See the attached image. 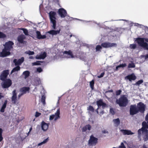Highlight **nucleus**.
<instances>
[{
    "instance_id": "obj_47",
    "label": "nucleus",
    "mask_w": 148,
    "mask_h": 148,
    "mask_svg": "<svg viewBox=\"0 0 148 148\" xmlns=\"http://www.w3.org/2000/svg\"><path fill=\"white\" fill-rule=\"evenodd\" d=\"M122 91L121 90H119L116 91V95H120Z\"/></svg>"
},
{
    "instance_id": "obj_13",
    "label": "nucleus",
    "mask_w": 148,
    "mask_h": 148,
    "mask_svg": "<svg viewBox=\"0 0 148 148\" xmlns=\"http://www.w3.org/2000/svg\"><path fill=\"white\" fill-rule=\"evenodd\" d=\"M145 106L142 103L140 102L137 104V108L138 109V111L141 112L143 113L145 110Z\"/></svg>"
},
{
    "instance_id": "obj_33",
    "label": "nucleus",
    "mask_w": 148,
    "mask_h": 148,
    "mask_svg": "<svg viewBox=\"0 0 148 148\" xmlns=\"http://www.w3.org/2000/svg\"><path fill=\"white\" fill-rule=\"evenodd\" d=\"M20 29L23 30L24 33L26 36H28V32L27 30L26 29L22 28L19 29Z\"/></svg>"
},
{
    "instance_id": "obj_25",
    "label": "nucleus",
    "mask_w": 148,
    "mask_h": 148,
    "mask_svg": "<svg viewBox=\"0 0 148 148\" xmlns=\"http://www.w3.org/2000/svg\"><path fill=\"white\" fill-rule=\"evenodd\" d=\"M29 90V88L28 87H24L20 89V92H22L23 94H26L27 92H28Z\"/></svg>"
},
{
    "instance_id": "obj_23",
    "label": "nucleus",
    "mask_w": 148,
    "mask_h": 148,
    "mask_svg": "<svg viewBox=\"0 0 148 148\" xmlns=\"http://www.w3.org/2000/svg\"><path fill=\"white\" fill-rule=\"evenodd\" d=\"M37 37L38 39H44L46 38L45 35H42L39 31H36V32Z\"/></svg>"
},
{
    "instance_id": "obj_20",
    "label": "nucleus",
    "mask_w": 148,
    "mask_h": 148,
    "mask_svg": "<svg viewBox=\"0 0 148 148\" xmlns=\"http://www.w3.org/2000/svg\"><path fill=\"white\" fill-rule=\"evenodd\" d=\"M125 79H128L130 81L134 80L136 79V77L134 74L129 75L125 77Z\"/></svg>"
},
{
    "instance_id": "obj_8",
    "label": "nucleus",
    "mask_w": 148,
    "mask_h": 148,
    "mask_svg": "<svg viewBox=\"0 0 148 148\" xmlns=\"http://www.w3.org/2000/svg\"><path fill=\"white\" fill-rule=\"evenodd\" d=\"M2 83V86L4 88H8L10 87L12 84L11 80L10 79H7Z\"/></svg>"
},
{
    "instance_id": "obj_19",
    "label": "nucleus",
    "mask_w": 148,
    "mask_h": 148,
    "mask_svg": "<svg viewBox=\"0 0 148 148\" xmlns=\"http://www.w3.org/2000/svg\"><path fill=\"white\" fill-rule=\"evenodd\" d=\"M41 125L42 130L44 131H46L48 129L49 124L47 123L44 121H42L41 123Z\"/></svg>"
},
{
    "instance_id": "obj_27",
    "label": "nucleus",
    "mask_w": 148,
    "mask_h": 148,
    "mask_svg": "<svg viewBox=\"0 0 148 148\" xmlns=\"http://www.w3.org/2000/svg\"><path fill=\"white\" fill-rule=\"evenodd\" d=\"M40 83L41 82L40 79L37 78L34 79L33 84L35 86H37L40 85Z\"/></svg>"
},
{
    "instance_id": "obj_56",
    "label": "nucleus",
    "mask_w": 148,
    "mask_h": 148,
    "mask_svg": "<svg viewBox=\"0 0 148 148\" xmlns=\"http://www.w3.org/2000/svg\"><path fill=\"white\" fill-rule=\"evenodd\" d=\"M102 132L103 134H106L108 133V131H107L106 130H103Z\"/></svg>"
},
{
    "instance_id": "obj_39",
    "label": "nucleus",
    "mask_w": 148,
    "mask_h": 148,
    "mask_svg": "<svg viewBox=\"0 0 148 148\" xmlns=\"http://www.w3.org/2000/svg\"><path fill=\"white\" fill-rule=\"evenodd\" d=\"M101 49L102 46H100V45H97L96 48V49L97 51H100Z\"/></svg>"
},
{
    "instance_id": "obj_42",
    "label": "nucleus",
    "mask_w": 148,
    "mask_h": 148,
    "mask_svg": "<svg viewBox=\"0 0 148 148\" xmlns=\"http://www.w3.org/2000/svg\"><path fill=\"white\" fill-rule=\"evenodd\" d=\"M143 82V80H140L137 82L135 84V85H139Z\"/></svg>"
},
{
    "instance_id": "obj_14",
    "label": "nucleus",
    "mask_w": 148,
    "mask_h": 148,
    "mask_svg": "<svg viewBox=\"0 0 148 148\" xmlns=\"http://www.w3.org/2000/svg\"><path fill=\"white\" fill-rule=\"evenodd\" d=\"M97 138L94 137L93 135H91L89 140L88 144L90 145H95L97 142Z\"/></svg>"
},
{
    "instance_id": "obj_16",
    "label": "nucleus",
    "mask_w": 148,
    "mask_h": 148,
    "mask_svg": "<svg viewBox=\"0 0 148 148\" xmlns=\"http://www.w3.org/2000/svg\"><path fill=\"white\" fill-rule=\"evenodd\" d=\"M9 74L8 70H5L3 71L0 76V79L2 81H4Z\"/></svg>"
},
{
    "instance_id": "obj_45",
    "label": "nucleus",
    "mask_w": 148,
    "mask_h": 148,
    "mask_svg": "<svg viewBox=\"0 0 148 148\" xmlns=\"http://www.w3.org/2000/svg\"><path fill=\"white\" fill-rule=\"evenodd\" d=\"M110 112L112 114V115H113L115 113V112L114 111V110L113 108H110Z\"/></svg>"
},
{
    "instance_id": "obj_52",
    "label": "nucleus",
    "mask_w": 148,
    "mask_h": 148,
    "mask_svg": "<svg viewBox=\"0 0 148 148\" xmlns=\"http://www.w3.org/2000/svg\"><path fill=\"white\" fill-rule=\"evenodd\" d=\"M104 74H105L103 72V73H101V74H100V75H99L97 77L99 78H100L102 77H103V76H104Z\"/></svg>"
},
{
    "instance_id": "obj_29",
    "label": "nucleus",
    "mask_w": 148,
    "mask_h": 148,
    "mask_svg": "<svg viewBox=\"0 0 148 148\" xmlns=\"http://www.w3.org/2000/svg\"><path fill=\"white\" fill-rule=\"evenodd\" d=\"M7 101V100H5V101L0 111L1 112H4V110L6 107Z\"/></svg>"
},
{
    "instance_id": "obj_6",
    "label": "nucleus",
    "mask_w": 148,
    "mask_h": 148,
    "mask_svg": "<svg viewBox=\"0 0 148 148\" xmlns=\"http://www.w3.org/2000/svg\"><path fill=\"white\" fill-rule=\"evenodd\" d=\"M60 108H59L54 114H53L50 116L49 120L50 121L53 120L54 122H56L57 120L60 118Z\"/></svg>"
},
{
    "instance_id": "obj_32",
    "label": "nucleus",
    "mask_w": 148,
    "mask_h": 148,
    "mask_svg": "<svg viewBox=\"0 0 148 148\" xmlns=\"http://www.w3.org/2000/svg\"><path fill=\"white\" fill-rule=\"evenodd\" d=\"M29 72L27 71H25L23 73V75L25 76V79L27 78L29 76Z\"/></svg>"
},
{
    "instance_id": "obj_62",
    "label": "nucleus",
    "mask_w": 148,
    "mask_h": 148,
    "mask_svg": "<svg viewBox=\"0 0 148 148\" xmlns=\"http://www.w3.org/2000/svg\"><path fill=\"white\" fill-rule=\"evenodd\" d=\"M3 97V96L2 95V94L0 93V99H1L2 97Z\"/></svg>"
},
{
    "instance_id": "obj_57",
    "label": "nucleus",
    "mask_w": 148,
    "mask_h": 148,
    "mask_svg": "<svg viewBox=\"0 0 148 148\" xmlns=\"http://www.w3.org/2000/svg\"><path fill=\"white\" fill-rule=\"evenodd\" d=\"M60 98V97H58V102H57V106H59V101Z\"/></svg>"
},
{
    "instance_id": "obj_64",
    "label": "nucleus",
    "mask_w": 148,
    "mask_h": 148,
    "mask_svg": "<svg viewBox=\"0 0 148 148\" xmlns=\"http://www.w3.org/2000/svg\"><path fill=\"white\" fill-rule=\"evenodd\" d=\"M143 148H147L146 146L145 145H143Z\"/></svg>"
},
{
    "instance_id": "obj_58",
    "label": "nucleus",
    "mask_w": 148,
    "mask_h": 148,
    "mask_svg": "<svg viewBox=\"0 0 148 148\" xmlns=\"http://www.w3.org/2000/svg\"><path fill=\"white\" fill-rule=\"evenodd\" d=\"M104 112L103 111H102L100 112L99 114L101 116V115H102V114H104Z\"/></svg>"
},
{
    "instance_id": "obj_7",
    "label": "nucleus",
    "mask_w": 148,
    "mask_h": 148,
    "mask_svg": "<svg viewBox=\"0 0 148 148\" xmlns=\"http://www.w3.org/2000/svg\"><path fill=\"white\" fill-rule=\"evenodd\" d=\"M101 45L103 48H108L116 47L117 44L116 43H112L109 42H107L102 43H101Z\"/></svg>"
},
{
    "instance_id": "obj_4",
    "label": "nucleus",
    "mask_w": 148,
    "mask_h": 148,
    "mask_svg": "<svg viewBox=\"0 0 148 148\" xmlns=\"http://www.w3.org/2000/svg\"><path fill=\"white\" fill-rule=\"evenodd\" d=\"M116 103L118 104L120 106L125 107L127 106L128 103L127 98L125 95L121 96L119 99H117Z\"/></svg>"
},
{
    "instance_id": "obj_1",
    "label": "nucleus",
    "mask_w": 148,
    "mask_h": 148,
    "mask_svg": "<svg viewBox=\"0 0 148 148\" xmlns=\"http://www.w3.org/2000/svg\"><path fill=\"white\" fill-rule=\"evenodd\" d=\"M145 120L147 121L146 123L143 121L142 123L143 127L138 130V137L141 140V137L142 135L143 139L145 141H147L148 140V130L146 128H148V113L145 117Z\"/></svg>"
},
{
    "instance_id": "obj_15",
    "label": "nucleus",
    "mask_w": 148,
    "mask_h": 148,
    "mask_svg": "<svg viewBox=\"0 0 148 148\" xmlns=\"http://www.w3.org/2000/svg\"><path fill=\"white\" fill-rule=\"evenodd\" d=\"M12 102V103L15 104L17 103V96L16 90H14L12 92V96L11 97Z\"/></svg>"
},
{
    "instance_id": "obj_34",
    "label": "nucleus",
    "mask_w": 148,
    "mask_h": 148,
    "mask_svg": "<svg viewBox=\"0 0 148 148\" xmlns=\"http://www.w3.org/2000/svg\"><path fill=\"white\" fill-rule=\"evenodd\" d=\"M135 67L134 64L132 62L131 63H129L128 66V68H134Z\"/></svg>"
},
{
    "instance_id": "obj_2",
    "label": "nucleus",
    "mask_w": 148,
    "mask_h": 148,
    "mask_svg": "<svg viewBox=\"0 0 148 148\" xmlns=\"http://www.w3.org/2000/svg\"><path fill=\"white\" fill-rule=\"evenodd\" d=\"M14 44V43L11 41L6 42L3 45L4 48L3 49L2 51L0 52V57H4L10 55V51L12 49V45Z\"/></svg>"
},
{
    "instance_id": "obj_22",
    "label": "nucleus",
    "mask_w": 148,
    "mask_h": 148,
    "mask_svg": "<svg viewBox=\"0 0 148 148\" xmlns=\"http://www.w3.org/2000/svg\"><path fill=\"white\" fill-rule=\"evenodd\" d=\"M121 131L124 134V135H132L134 134V133L132 132L130 130H121Z\"/></svg>"
},
{
    "instance_id": "obj_17",
    "label": "nucleus",
    "mask_w": 148,
    "mask_h": 148,
    "mask_svg": "<svg viewBox=\"0 0 148 148\" xmlns=\"http://www.w3.org/2000/svg\"><path fill=\"white\" fill-rule=\"evenodd\" d=\"M47 56V53L45 52H42L37 55L36 56L37 59H43Z\"/></svg>"
},
{
    "instance_id": "obj_49",
    "label": "nucleus",
    "mask_w": 148,
    "mask_h": 148,
    "mask_svg": "<svg viewBox=\"0 0 148 148\" xmlns=\"http://www.w3.org/2000/svg\"><path fill=\"white\" fill-rule=\"evenodd\" d=\"M37 71L38 73H40L42 71V69L41 67H38L37 69Z\"/></svg>"
},
{
    "instance_id": "obj_30",
    "label": "nucleus",
    "mask_w": 148,
    "mask_h": 148,
    "mask_svg": "<svg viewBox=\"0 0 148 148\" xmlns=\"http://www.w3.org/2000/svg\"><path fill=\"white\" fill-rule=\"evenodd\" d=\"M49 138H47L44 140L42 142L38 143L37 145V147L41 146L42 145L45 144L47 142Z\"/></svg>"
},
{
    "instance_id": "obj_54",
    "label": "nucleus",
    "mask_w": 148,
    "mask_h": 148,
    "mask_svg": "<svg viewBox=\"0 0 148 148\" xmlns=\"http://www.w3.org/2000/svg\"><path fill=\"white\" fill-rule=\"evenodd\" d=\"M24 94L22 92H20L19 94L18 95V99H19L20 97L23 95Z\"/></svg>"
},
{
    "instance_id": "obj_31",
    "label": "nucleus",
    "mask_w": 148,
    "mask_h": 148,
    "mask_svg": "<svg viewBox=\"0 0 148 148\" xmlns=\"http://www.w3.org/2000/svg\"><path fill=\"white\" fill-rule=\"evenodd\" d=\"M20 69V66H17L14 68L12 70L11 72V74L19 70Z\"/></svg>"
},
{
    "instance_id": "obj_36",
    "label": "nucleus",
    "mask_w": 148,
    "mask_h": 148,
    "mask_svg": "<svg viewBox=\"0 0 148 148\" xmlns=\"http://www.w3.org/2000/svg\"><path fill=\"white\" fill-rule=\"evenodd\" d=\"M45 97L44 95H42V96L41 101L42 102V103L43 105H45Z\"/></svg>"
},
{
    "instance_id": "obj_10",
    "label": "nucleus",
    "mask_w": 148,
    "mask_h": 148,
    "mask_svg": "<svg viewBox=\"0 0 148 148\" xmlns=\"http://www.w3.org/2000/svg\"><path fill=\"white\" fill-rule=\"evenodd\" d=\"M96 103L98 108H100L101 107L102 108L104 109L105 108L108 107V105L105 103L103 102L102 99H100L97 101Z\"/></svg>"
},
{
    "instance_id": "obj_11",
    "label": "nucleus",
    "mask_w": 148,
    "mask_h": 148,
    "mask_svg": "<svg viewBox=\"0 0 148 148\" xmlns=\"http://www.w3.org/2000/svg\"><path fill=\"white\" fill-rule=\"evenodd\" d=\"M138 112V109L136 105H131L130 110V114L133 115L136 114Z\"/></svg>"
},
{
    "instance_id": "obj_46",
    "label": "nucleus",
    "mask_w": 148,
    "mask_h": 148,
    "mask_svg": "<svg viewBox=\"0 0 148 148\" xmlns=\"http://www.w3.org/2000/svg\"><path fill=\"white\" fill-rule=\"evenodd\" d=\"M119 67L124 68L127 66V64L125 63L121 64L119 65Z\"/></svg>"
},
{
    "instance_id": "obj_9",
    "label": "nucleus",
    "mask_w": 148,
    "mask_h": 148,
    "mask_svg": "<svg viewBox=\"0 0 148 148\" xmlns=\"http://www.w3.org/2000/svg\"><path fill=\"white\" fill-rule=\"evenodd\" d=\"M64 56L67 58H74L75 56H74L72 52L70 50L68 51H65L63 52Z\"/></svg>"
},
{
    "instance_id": "obj_63",
    "label": "nucleus",
    "mask_w": 148,
    "mask_h": 148,
    "mask_svg": "<svg viewBox=\"0 0 148 148\" xmlns=\"http://www.w3.org/2000/svg\"><path fill=\"white\" fill-rule=\"evenodd\" d=\"M145 40L146 42H148V39H147V38H144V41Z\"/></svg>"
},
{
    "instance_id": "obj_35",
    "label": "nucleus",
    "mask_w": 148,
    "mask_h": 148,
    "mask_svg": "<svg viewBox=\"0 0 148 148\" xmlns=\"http://www.w3.org/2000/svg\"><path fill=\"white\" fill-rule=\"evenodd\" d=\"M94 81L92 80L90 82V87L92 90L94 89Z\"/></svg>"
},
{
    "instance_id": "obj_59",
    "label": "nucleus",
    "mask_w": 148,
    "mask_h": 148,
    "mask_svg": "<svg viewBox=\"0 0 148 148\" xmlns=\"http://www.w3.org/2000/svg\"><path fill=\"white\" fill-rule=\"evenodd\" d=\"M119 66H116V68L115 70L116 71H117L118 70L119 68Z\"/></svg>"
},
{
    "instance_id": "obj_44",
    "label": "nucleus",
    "mask_w": 148,
    "mask_h": 148,
    "mask_svg": "<svg viewBox=\"0 0 148 148\" xmlns=\"http://www.w3.org/2000/svg\"><path fill=\"white\" fill-rule=\"evenodd\" d=\"M119 148H126L123 143H121V145L119 146Z\"/></svg>"
},
{
    "instance_id": "obj_50",
    "label": "nucleus",
    "mask_w": 148,
    "mask_h": 148,
    "mask_svg": "<svg viewBox=\"0 0 148 148\" xmlns=\"http://www.w3.org/2000/svg\"><path fill=\"white\" fill-rule=\"evenodd\" d=\"M141 57L142 58H144L145 59H146L148 58V53L145 55H141Z\"/></svg>"
},
{
    "instance_id": "obj_28",
    "label": "nucleus",
    "mask_w": 148,
    "mask_h": 148,
    "mask_svg": "<svg viewBox=\"0 0 148 148\" xmlns=\"http://www.w3.org/2000/svg\"><path fill=\"white\" fill-rule=\"evenodd\" d=\"M113 121L114 123V125L116 127L118 126L120 123V121L119 118L114 119L113 120Z\"/></svg>"
},
{
    "instance_id": "obj_61",
    "label": "nucleus",
    "mask_w": 148,
    "mask_h": 148,
    "mask_svg": "<svg viewBox=\"0 0 148 148\" xmlns=\"http://www.w3.org/2000/svg\"><path fill=\"white\" fill-rule=\"evenodd\" d=\"M32 130V127H31L29 129V132H28V133L27 134H29V132Z\"/></svg>"
},
{
    "instance_id": "obj_41",
    "label": "nucleus",
    "mask_w": 148,
    "mask_h": 148,
    "mask_svg": "<svg viewBox=\"0 0 148 148\" xmlns=\"http://www.w3.org/2000/svg\"><path fill=\"white\" fill-rule=\"evenodd\" d=\"M88 110L91 111L92 112H93L94 111V109L92 106H89Z\"/></svg>"
},
{
    "instance_id": "obj_12",
    "label": "nucleus",
    "mask_w": 148,
    "mask_h": 148,
    "mask_svg": "<svg viewBox=\"0 0 148 148\" xmlns=\"http://www.w3.org/2000/svg\"><path fill=\"white\" fill-rule=\"evenodd\" d=\"M58 13L62 18H64L67 15L66 11L62 8H60L58 10Z\"/></svg>"
},
{
    "instance_id": "obj_43",
    "label": "nucleus",
    "mask_w": 148,
    "mask_h": 148,
    "mask_svg": "<svg viewBox=\"0 0 148 148\" xmlns=\"http://www.w3.org/2000/svg\"><path fill=\"white\" fill-rule=\"evenodd\" d=\"M40 62L37 61L36 62L33 63H32V65L33 66L38 65L40 64Z\"/></svg>"
},
{
    "instance_id": "obj_5",
    "label": "nucleus",
    "mask_w": 148,
    "mask_h": 148,
    "mask_svg": "<svg viewBox=\"0 0 148 148\" xmlns=\"http://www.w3.org/2000/svg\"><path fill=\"white\" fill-rule=\"evenodd\" d=\"M135 41H136L140 46L148 49V44L144 42V38H138L136 39Z\"/></svg>"
},
{
    "instance_id": "obj_3",
    "label": "nucleus",
    "mask_w": 148,
    "mask_h": 148,
    "mask_svg": "<svg viewBox=\"0 0 148 148\" xmlns=\"http://www.w3.org/2000/svg\"><path fill=\"white\" fill-rule=\"evenodd\" d=\"M51 23L52 24V27L54 29H56V13L55 12L51 11L48 13Z\"/></svg>"
},
{
    "instance_id": "obj_40",
    "label": "nucleus",
    "mask_w": 148,
    "mask_h": 148,
    "mask_svg": "<svg viewBox=\"0 0 148 148\" xmlns=\"http://www.w3.org/2000/svg\"><path fill=\"white\" fill-rule=\"evenodd\" d=\"M3 130L1 128H0V142L3 139V137L2 136V133Z\"/></svg>"
},
{
    "instance_id": "obj_51",
    "label": "nucleus",
    "mask_w": 148,
    "mask_h": 148,
    "mask_svg": "<svg viewBox=\"0 0 148 148\" xmlns=\"http://www.w3.org/2000/svg\"><path fill=\"white\" fill-rule=\"evenodd\" d=\"M78 58L83 61H85V57H84L83 56H79L78 57Z\"/></svg>"
},
{
    "instance_id": "obj_55",
    "label": "nucleus",
    "mask_w": 148,
    "mask_h": 148,
    "mask_svg": "<svg viewBox=\"0 0 148 148\" xmlns=\"http://www.w3.org/2000/svg\"><path fill=\"white\" fill-rule=\"evenodd\" d=\"M134 26H137L138 27H140L141 26V25L139 24L138 23H134Z\"/></svg>"
},
{
    "instance_id": "obj_18",
    "label": "nucleus",
    "mask_w": 148,
    "mask_h": 148,
    "mask_svg": "<svg viewBox=\"0 0 148 148\" xmlns=\"http://www.w3.org/2000/svg\"><path fill=\"white\" fill-rule=\"evenodd\" d=\"M24 58L23 57H22L21 58L17 60V59H14L13 60V62L15 63V66H19L24 61Z\"/></svg>"
},
{
    "instance_id": "obj_24",
    "label": "nucleus",
    "mask_w": 148,
    "mask_h": 148,
    "mask_svg": "<svg viewBox=\"0 0 148 148\" xmlns=\"http://www.w3.org/2000/svg\"><path fill=\"white\" fill-rule=\"evenodd\" d=\"M60 30V29H59L57 30H50L48 32L50 34L52 35H56L58 34H59Z\"/></svg>"
},
{
    "instance_id": "obj_48",
    "label": "nucleus",
    "mask_w": 148,
    "mask_h": 148,
    "mask_svg": "<svg viewBox=\"0 0 148 148\" xmlns=\"http://www.w3.org/2000/svg\"><path fill=\"white\" fill-rule=\"evenodd\" d=\"M5 37V35L3 33L0 32V38Z\"/></svg>"
},
{
    "instance_id": "obj_37",
    "label": "nucleus",
    "mask_w": 148,
    "mask_h": 148,
    "mask_svg": "<svg viewBox=\"0 0 148 148\" xmlns=\"http://www.w3.org/2000/svg\"><path fill=\"white\" fill-rule=\"evenodd\" d=\"M25 53L28 54L29 55H33L34 53V51H26L25 52Z\"/></svg>"
},
{
    "instance_id": "obj_53",
    "label": "nucleus",
    "mask_w": 148,
    "mask_h": 148,
    "mask_svg": "<svg viewBox=\"0 0 148 148\" xmlns=\"http://www.w3.org/2000/svg\"><path fill=\"white\" fill-rule=\"evenodd\" d=\"M41 114V113L38 112H36L35 113V116L36 117H38Z\"/></svg>"
},
{
    "instance_id": "obj_26",
    "label": "nucleus",
    "mask_w": 148,
    "mask_h": 148,
    "mask_svg": "<svg viewBox=\"0 0 148 148\" xmlns=\"http://www.w3.org/2000/svg\"><path fill=\"white\" fill-rule=\"evenodd\" d=\"M91 128V126L89 124H88L83 127L82 128V131L83 132H86L87 130L90 131Z\"/></svg>"
},
{
    "instance_id": "obj_38",
    "label": "nucleus",
    "mask_w": 148,
    "mask_h": 148,
    "mask_svg": "<svg viewBox=\"0 0 148 148\" xmlns=\"http://www.w3.org/2000/svg\"><path fill=\"white\" fill-rule=\"evenodd\" d=\"M136 47V45L135 44H131L130 45V47L131 49H135Z\"/></svg>"
},
{
    "instance_id": "obj_21",
    "label": "nucleus",
    "mask_w": 148,
    "mask_h": 148,
    "mask_svg": "<svg viewBox=\"0 0 148 148\" xmlns=\"http://www.w3.org/2000/svg\"><path fill=\"white\" fill-rule=\"evenodd\" d=\"M25 38V36L23 34L21 35L18 37V41L20 43H24V40Z\"/></svg>"
},
{
    "instance_id": "obj_60",
    "label": "nucleus",
    "mask_w": 148,
    "mask_h": 148,
    "mask_svg": "<svg viewBox=\"0 0 148 148\" xmlns=\"http://www.w3.org/2000/svg\"><path fill=\"white\" fill-rule=\"evenodd\" d=\"M99 108H98V107L97 109L96 110V112H97V114H99V112H98V109Z\"/></svg>"
}]
</instances>
